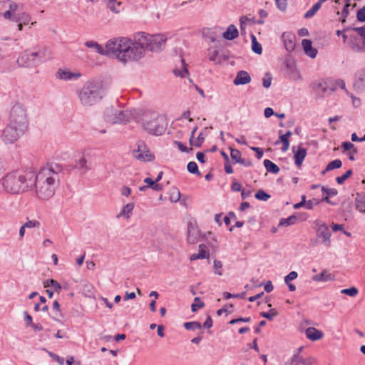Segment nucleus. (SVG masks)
Segmentation results:
<instances>
[{"mask_svg":"<svg viewBox=\"0 0 365 365\" xmlns=\"http://www.w3.org/2000/svg\"><path fill=\"white\" fill-rule=\"evenodd\" d=\"M132 114L128 110H122L110 106L106 108L104 111L105 120L110 123H123L130 120Z\"/></svg>","mask_w":365,"mask_h":365,"instance_id":"obj_8","label":"nucleus"},{"mask_svg":"<svg viewBox=\"0 0 365 365\" xmlns=\"http://www.w3.org/2000/svg\"><path fill=\"white\" fill-rule=\"evenodd\" d=\"M284 365H312V359L304 358L298 354L294 355L291 361L286 363Z\"/></svg>","mask_w":365,"mask_h":365,"instance_id":"obj_20","label":"nucleus"},{"mask_svg":"<svg viewBox=\"0 0 365 365\" xmlns=\"http://www.w3.org/2000/svg\"><path fill=\"white\" fill-rule=\"evenodd\" d=\"M62 168L58 164H48L38 173H34V185L38 197L42 200L50 198L58 187Z\"/></svg>","mask_w":365,"mask_h":365,"instance_id":"obj_2","label":"nucleus"},{"mask_svg":"<svg viewBox=\"0 0 365 365\" xmlns=\"http://www.w3.org/2000/svg\"><path fill=\"white\" fill-rule=\"evenodd\" d=\"M239 35V31L235 25H230L227 31L223 33L222 36L227 40H233Z\"/></svg>","mask_w":365,"mask_h":365,"instance_id":"obj_25","label":"nucleus"},{"mask_svg":"<svg viewBox=\"0 0 365 365\" xmlns=\"http://www.w3.org/2000/svg\"><path fill=\"white\" fill-rule=\"evenodd\" d=\"M272 76L269 73H267L262 80L263 86L266 88H269L272 83Z\"/></svg>","mask_w":365,"mask_h":365,"instance_id":"obj_53","label":"nucleus"},{"mask_svg":"<svg viewBox=\"0 0 365 365\" xmlns=\"http://www.w3.org/2000/svg\"><path fill=\"white\" fill-rule=\"evenodd\" d=\"M145 145L143 142L138 143V150L133 151L135 158L139 160L151 161L154 160V155L149 150L145 151Z\"/></svg>","mask_w":365,"mask_h":365,"instance_id":"obj_12","label":"nucleus"},{"mask_svg":"<svg viewBox=\"0 0 365 365\" xmlns=\"http://www.w3.org/2000/svg\"><path fill=\"white\" fill-rule=\"evenodd\" d=\"M116 3L118 7H120L121 6V2L118 1L117 2L116 0H108V7L113 12L118 14L120 10L118 8H117L115 6V4Z\"/></svg>","mask_w":365,"mask_h":365,"instance_id":"obj_47","label":"nucleus"},{"mask_svg":"<svg viewBox=\"0 0 365 365\" xmlns=\"http://www.w3.org/2000/svg\"><path fill=\"white\" fill-rule=\"evenodd\" d=\"M230 156L234 163H238L242 158L240 151L235 148H230Z\"/></svg>","mask_w":365,"mask_h":365,"instance_id":"obj_42","label":"nucleus"},{"mask_svg":"<svg viewBox=\"0 0 365 365\" xmlns=\"http://www.w3.org/2000/svg\"><path fill=\"white\" fill-rule=\"evenodd\" d=\"M252 150L256 153V157L257 159H261L264 155V151L262 148L258 147H251Z\"/></svg>","mask_w":365,"mask_h":365,"instance_id":"obj_62","label":"nucleus"},{"mask_svg":"<svg viewBox=\"0 0 365 365\" xmlns=\"http://www.w3.org/2000/svg\"><path fill=\"white\" fill-rule=\"evenodd\" d=\"M31 21V16L29 14L25 12H20L16 15V16L14 17L12 21L14 22H21L24 25L29 24Z\"/></svg>","mask_w":365,"mask_h":365,"instance_id":"obj_29","label":"nucleus"},{"mask_svg":"<svg viewBox=\"0 0 365 365\" xmlns=\"http://www.w3.org/2000/svg\"><path fill=\"white\" fill-rule=\"evenodd\" d=\"M143 128L151 135H161L167 128V123L163 116L155 115L152 118L147 116L143 120Z\"/></svg>","mask_w":365,"mask_h":365,"instance_id":"obj_7","label":"nucleus"},{"mask_svg":"<svg viewBox=\"0 0 365 365\" xmlns=\"http://www.w3.org/2000/svg\"><path fill=\"white\" fill-rule=\"evenodd\" d=\"M124 44H116L110 43V49H123V56H120L121 61L127 63L128 61H135L143 57L145 50L151 52H158L164 49L166 38L163 35L149 36L145 33H138L134 36V41L124 38H123Z\"/></svg>","mask_w":365,"mask_h":365,"instance_id":"obj_1","label":"nucleus"},{"mask_svg":"<svg viewBox=\"0 0 365 365\" xmlns=\"http://www.w3.org/2000/svg\"><path fill=\"white\" fill-rule=\"evenodd\" d=\"M231 190L234 192H239L242 190V185L240 182L235 181L231 185Z\"/></svg>","mask_w":365,"mask_h":365,"instance_id":"obj_63","label":"nucleus"},{"mask_svg":"<svg viewBox=\"0 0 365 365\" xmlns=\"http://www.w3.org/2000/svg\"><path fill=\"white\" fill-rule=\"evenodd\" d=\"M263 164L267 172L273 174H277L279 172V168L271 160L266 159L264 160Z\"/></svg>","mask_w":365,"mask_h":365,"instance_id":"obj_30","label":"nucleus"},{"mask_svg":"<svg viewBox=\"0 0 365 365\" xmlns=\"http://www.w3.org/2000/svg\"><path fill=\"white\" fill-rule=\"evenodd\" d=\"M358 292V289L354 287H351L348 289H344L341 291V294H346L350 297H355Z\"/></svg>","mask_w":365,"mask_h":365,"instance_id":"obj_48","label":"nucleus"},{"mask_svg":"<svg viewBox=\"0 0 365 365\" xmlns=\"http://www.w3.org/2000/svg\"><path fill=\"white\" fill-rule=\"evenodd\" d=\"M337 88H341V89L345 88V83L343 80L336 81L334 85L331 86L330 92H334Z\"/></svg>","mask_w":365,"mask_h":365,"instance_id":"obj_50","label":"nucleus"},{"mask_svg":"<svg viewBox=\"0 0 365 365\" xmlns=\"http://www.w3.org/2000/svg\"><path fill=\"white\" fill-rule=\"evenodd\" d=\"M181 152L189 153L192 150V148H188L185 145L180 141H175Z\"/></svg>","mask_w":365,"mask_h":365,"instance_id":"obj_58","label":"nucleus"},{"mask_svg":"<svg viewBox=\"0 0 365 365\" xmlns=\"http://www.w3.org/2000/svg\"><path fill=\"white\" fill-rule=\"evenodd\" d=\"M316 225L318 227L317 229V236L318 238L322 239V243L327 246L329 247L331 245L330 237L331 233L325 223H321L320 222L317 221Z\"/></svg>","mask_w":365,"mask_h":365,"instance_id":"obj_11","label":"nucleus"},{"mask_svg":"<svg viewBox=\"0 0 365 365\" xmlns=\"http://www.w3.org/2000/svg\"><path fill=\"white\" fill-rule=\"evenodd\" d=\"M297 276L298 274L297 272L292 271L284 277V282L288 284V282H290V281L295 279Z\"/></svg>","mask_w":365,"mask_h":365,"instance_id":"obj_56","label":"nucleus"},{"mask_svg":"<svg viewBox=\"0 0 365 365\" xmlns=\"http://www.w3.org/2000/svg\"><path fill=\"white\" fill-rule=\"evenodd\" d=\"M43 286H44V287H52L54 288L55 291L58 293L60 292V291L61 290V288H62L60 283H58L56 280L53 279H49L46 280L43 282Z\"/></svg>","mask_w":365,"mask_h":365,"instance_id":"obj_33","label":"nucleus"},{"mask_svg":"<svg viewBox=\"0 0 365 365\" xmlns=\"http://www.w3.org/2000/svg\"><path fill=\"white\" fill-rule=\"evenodd\" d=\"M320 203V200L316 198H313L309 200L306 203V208L307 210H312L314 205H318Z\"/></svg>","mask_w":365,"mask_h":365,"instance_id":"obj_55","label":"nucleus"},{"mask_svg":"<svg viewBox=\"0 0 365 365\" xmlns=\"http://www.w3.org/2000/svg\"><path fill=\"white\" fill-rule=\"evenodd\" d=\"M255 197L256 199L262 201H267L271 197L270 195L267 193L263 190H257L255 195Z\"/></svg>","mask_w":365,"mask_h":365,"instance_id":"obj_44","label":"nucleus"},{"mask_svg":"<svg viewBox=\"0 0 365 365\" xmlns=\"http://www.w3.org/2000/svg\"><path fill=\"white\" fill-rule=\"evenodd\" d=\"M314 88L316 89H319L322 91L323 93H331L330 92L331 86H329L326 82H318L314 84Z\"/></svg>","mask_w":365,"mask_h":365,"instance_id":"obj_37","label":"nucleus"},{"mask_svg":"<svg viewBox=\"0 0 365 365\" xmlns=\"http://www.w3.org/2000/svg\"><path fill=\"white\" fill-rule=\"evenodd\" d=\"M346 30H349L350 31L356 32V35L360 36L362 40H364L365 43V26L361 27H354V28H346Z\"/></svg>","mask_w":365,"mask_h":365,"instance_id":"obj_40","label":"nucleus"},{"mask_svg":"<svg viewBox=\"0 0 365 365\" xmlns=\"http://www.w3.org/2000/svg\"><path fill=\"white\" fill-rule=\"evenodd\" d=\"M6 4L8 5L9 10L6 11L3 14V16L6 19L13 21L14 17L16 16V15L20 13V11H19V6L16 3L13 2L11 1H7Z\"/></svg>","mask_w":365,"mask_h":365,"instance_id":"obj_15","label":"nucleus"},{"mask_svg":"<svg viewBox=\"0 0 365 365\" xmlns=\"http://www.w3.org/2000/svg\"><path fill=\"white\" fill-rule=\"evenodd\" d=\"M215 273L221 276L222 274V263L220 260L214 261Z\"/></svg>","mask_w":365,"mask_h":365,"instance_id":"obj_51","label":"nucleus"},{"mask_svg":"<svg viewBox=\"0 0 365 365\" xmlns=\"http://www.w3.org/2000/svg\"><path fill=\"white\" fill-rule=\"evenodd\" d=\"M282 38L286 50L288 52L292 51L295 48V36L291 33H283Z\"/></svg>","mask_w":365,"mask_h":365,"instance_id":"obj_16","label":"nucleus"},{"mask_svg":"<svg viewBox=\"0 0 365 365\" xmlns=\"http://www.w3.org/2000/svg\"><path fill=\"white\" fill-rule=\"evenodd\" d=\"M354 86L358 89H365V67L356 72Z\"/></svg>","mask_w":365,"mask_h":365,"instance_id":"obj_18","label":"nucleus"},{"mask_svg":"<svg viewBox=\"0 0 365 365\" xmlns=\"http://www.w3.org/2000/svg\"><path fill=\"white\" fill-rule=\"evenodd\" d=\"M180 197V192L178 189H175V191L170 195V199L172 202H178Z\"/></svg>","mask_w":365,"mask_h":365,"instance_id":"obj_59","label":"nucleus"},{"mask_svg":"<svg viewBox=\"0 0 365 365\" xmlns=\"http://www.w3.org/2000/svg\"><path fill=\"white\" fill-rule=\"evenodd\" d=\"M312 280L314 282H328L334 279L333 275L329 273L327 270L324 269L321 273L318 274H315L312 277Z\"/></svg>","mask_w":365,"mask_h":365,"instance_id":"obj_23","label":"nucleus"},{"mask_svg":"<svg viewBox=\"0 0 365 365\" xmlns=\"http://www.w3.org/2000/svg\"><path fill=\"white\" fill-rule=\"evenodd\" d=\"M82 105L91 106L98 103L103 97V86L100 83L87 82L78 93Z\"/></svg>","mask_w":365,"mask_h":365,"instance_id":"obj_4","label":"nucleus"},{"mask_svg":"<svg viewBox=\"0 0 365 365\" xmlns=\"http://www.w3.org/2000/svg\"><path fill=\"white\" fill-rule=\"evenodd\" d=\"M252 40V50L257 54H261L262 53V45L257 41V38L254 34H251Z\"/></svg>","mask_w":365,"mask_h":365,"instance_id":"obj_32","label":"nucleus"},{"mask_svg":"<svg viewBox=\"0 0 365 365\" xmlns=\"http://www.w3.org/2000/svg\"><path fill=\"white\" fill-rule=\"evenodd\" d=\"M123 38H113L109 40L106 45V49H104L98 42L94 41H88L85 43V45L88 48H93L96 53L101 54V55H113L115 56L119 61H121L120 56H123V49L121 48H114L110 49L109 48V43L113 42L115 43L116 44H121L120 46L124 44V41H123Z\"/></svg>","mask_w":365,"mask_h":365,"instance_id":"obj_6","label":"nucleus"},{"mask_svg":"<svg viewBox=\"0 0 365 365\" xmlns=\"http://www.w3.org/2000/svg\"><path fill=\"white\" fill-rule=\"evenodd\" d=\"M322 191L327 194L328 197H334L338 194V191L335 188H327L324 186L322 187Z\"/></svg>","mask_w":365,"mask_h":365,"instance_id":"obj_49","label":"nucleus"},{"mask_svg":"<svg viewBox=\"0 0 365 365\" xmlns=\"http://www.w3.org/2000/svg\"><path fill=\"white\" fill-rule=\"evenodd\" d=\"M9 123L17 126L26 131L29 120L26 110L21 103H16L11 108Z\"/></svg>","mask_w":365,"mask_h":365,"instance_id":"obj_5","label":"nucleus"},{"mask_svg":"<svg viewBox=\"0 0 365 365\" xmlns=\"http://www.w3.org/2000/svg\"><path fill=\"white\" fill-rule=\"evenodd\" d=\"M277 7L282 11H285L287 8V0H274Z\"/></svg>","mask_w":365,"mask_h":365,"instance_id":"obj_54","label":"nucleus"},{"mask_svg":"<svg viewBox=\"0 0 365 365\" xmlns=\"http://www.w3.org/2000/svg\"><path fill=\"white\" fill-rule=\"evenodd\" d=\"M278 314L279 313L275 309H271L268 312H262L259 313L261 317L266 318L269 321H272Z\"/></svg>","mask_w":365,"mask_h":365,"instance_id":"obj_38","label":"nucleus"},{"mask_svg":"<svg viewBox=\"0 0 365 365\" xmlns=\"http://www.w3.org/2000/svg\"><path fill=\"white\" fill-rule=\"evenodd\" d=\"M353 172L352 170H348L344 174L341 176H338L336 178V181L338 184L341 185L349 177L351 176Z\"/></svg>","mask_w":365,"mask_h":365,"instance_id":"obj_46","label":"nucleus"},{"mask_svg":"<svg viewBox=\"0 0 365 365\" xmlns=\"http://www.w3.org/2000/svg\"><path fill=\"white\" fill-rule=\"evenodd\" d=\"M251 321L250 317H240L237 319H233L230 322V324H235L238 322H250Z\"/></svg>","mask_w":365,"mask_h":365,"instance_id":"obj_60","label":"nucleus"},{"mask_svg":"<svg viewBox=\"0 0 365 365\" xmlns=\"http://www.w3.org/2000/svg\"><path fill=\"white\" fill-rule=\"evenodd\" d=\"M4 190L11 194H18L32 188L34 185V173L16 170L8 173L1 179Z\"/></svg>","mask_w":365,"mask_h":365,"instance_id":"obj_3","label":"nucleus"},{"mask_svg":"<svg viewBox=\"0 0 365 365\" xmlns=\"http://www.w3.org/2000/svg\"><path fill=\"white\" fill-rule=\"evenodd\" d=\"M205 307V303L200 299V297H196L194 299V302L191 305V310L193 312H197V309Z\"/></svg>","mask_w":365,"mask_h":365,"instance_id":"obj_43","label":"nucleus"},{"mask_svg":"<svg viewBox=\"0 0 365 365\" xmlns=\"http://www.w3.org/2000/svg\"><path fill=\"white\" fill-rule=\"evenodd\" d=\"M206 245L201 244L198 247V253L192 254L190 256V260L194 261L198 259H205L209 257V252L206 250Z\"/></svg>","mask_w":365,"mask_h":365,"instance_id":"obj_24","label":"nucleus"},{"mask_svg":"<svg viewBox=\"0 0 365 365\" xmlns=\"http://www.w3.org/2000/svg\"><path fill=\"white\" fill-rule=\"evenodd\" d=\"M134 206L135 205L133 202L126 204L123 207L122 210L118 217L123 216L127 219L130 218L134 209Z\"/></svg>","mask_w":365,"mask_h":365,"instance_id":"obj_28","label":"nucleus"},{"mask_svg":"<svg viewBox=\"0 0 365 365\" xmlns=\"http://www.w3.org/2000/svg\"><path fill=\"white\" fill-rule=\"evenodd\" d=\"M279 140L282 143V150L286 152L289 148V140L279 134Z\"/></svg>","mask_w":365,"mask_h":365,"instance_id":"obj_52","label":"nucleus"},{"mask_svg":"<svg viewBox=\"0 0 365 365\" xmlns=\"http://www.w3.org/2000/svg\"><path fill=\"white\" fill-rule=\"evenodd\" d=\"M238 163L242 165L245 167L252 166V162L251 160H249V159L241 158V160H240V162Z\"/></svg>","mask_w":365,"mask_h":365,"instance_id":"obj_64","label":"nucleus"},{"mask_svg":"<svg viewBox=\"0 0 365 365\" xmlns=\"http://www.w3.org/2000/svg\"><path fill=\"white\" fill-rule=\"evenodd\" d=\"M355 205L356 210L361 213H365V196L363 193H356Z\"/></svg>","mask_w":365,"mask_h":365,"instance_id":"obj_26","label":"nucleus"},{"mask_svg":"<svg viewBox=\"0 0 365 365\" xmlns=\"http://www.w3.org/2000/svg\"><path fill=\"white\" fill-rule=\"evenodd\" d=\"M251 81V77L250 74L245 71H240L237 72L233 83L235 86L245 85Z\"/></svg>","mask_w":365,"mask_h":365,"instance_id":"obj_17","label":"nucleus"},{"mask_svg":"<svg viewBox=\"0 0 365 365\" xmlns=\"http://www.w3.org/2000/svg\"><path fill=\"white\" fill-rule=\"evenodd\" d=\"M356 17L360 22L365 21V6L357 11Z\"/></svg>","mask_w":365,"mask_h":365,"instance_id":"obj_57","label":"nucleus"},{"mask_svg":"<svg viewBox=\"0 0 365 365\" xmlns=\"http://www.w3.org/2000/svg\"><path fill=\"white\" fill-rule=\"evenodd\" d=\"M184 327L187 330H195L201 329L202 325L198 322H189L184 324Z\"/></svg>","mask_w":365,"mask_h":365,"instance_id":"obj_45","label":"nucleus"},{"mask_svg":"<svg viewBox=\"0 0 365 365\" xmlns=\"http://www.w3.org/2000/svg\"><path fill=\"white\" fill-rule=\"evenodd\" d=\"M180 62H181L182 69V70H180L178 68L174 69L173 73H175V75L176 76L184 77L185 74L188 73V70L187 68V65L183 58H180Z\"/></svg>","mask_w":365,"mask_h":365,"instance_id":"obj_36","label":"nucleus"},{"mask_svg":"<svg viewBox=\"0 0 365 365\" xmlns=\"http://www.w3.org/2000/svg\"><path fill=\"white\" fill-rule=\"evenodd\" d=\"M349 45L355 52H363L364 48V41L360 43L359 37L354 33L349 34Z\"/></svg>","mask_w":365,"mask_h":365,"instance_id":"obj_14","label":"nucleus"},{"mask_svg":"<svg viewBox=\"0 0 365 365\" xmlns=\"http://www.w3.org/2000/svg\"><path fill=\"white\" fill-rule=\"evenodd\" d=\"M295 147L292 148V152L294 153V163L297 166L299 167L307 155V150L301 147H299L297 151H295Z\"/></svg>","mask_w":365,"mask_h":365,"instance_id":"obj_19","label":"nucleus"},{"mask_svg":"<svg viewBox=\"0 0 365 365\" xmlns=\"http://www.w3.org/2000/svg\"><path fill=\"white\" fill-rule=\"evenodd\" d=\"M341 147L343 149L344 152L352 150L353 153H358L357 148H355L354 145L349 141L343 142L341 145Z\"/></svg>","mask_w":365,"mask_h":365,"instance_id":"obj_41","label":"nucleus"},{"mask_svg":"<svg viewBox=\"0 0 365 365\" xmlns=\"http://www.w3.org/2000/svg\"><path fill=\"white\" fill-rule=\"evenodd\" d=\"M341 165H342V162L341 160H339V159L334 160L327 164L325 170H323L322 173L325 174L327 172H329L330 170L340 168L341 167Z\"/></svg>","mask_w":365,"mask_h":365,"instance_id":"obj_31","label":"nucleus"},{"mask_svg":"<svg viewBox=\"0 0 365 365\" xmlns=\"http://www.w3.org/2000/svg\"><path fill=\"white\" fill-rule=\"evenodd\" d=\"M23 129L10 123L4 128L1 135V140L6 145L12 144L25 133Z\"/></svg>","mask_w":365,"mask_h":365,"instance_id":"obj_10","label":"nucleus"},{"mask_svg":"<svg viewBox=\"0 0 365 365\" xmlns=\"http://www.w3.org/2000/svg\"><path fill=\"white\" fill-rule=\"evenodd\" d=\"M75 168L81 170L83 173H86L91 169L89 165L88 164L86 155H83L78 161H76Z\"/></svg>","mask_w":365,"mask_h":365,"instance_id":"obj_27","label":"nucleus"},{"mask_svg":"<svg viewBox=\"0 0 365 365\" xmlns=\"http://www.w3.org/2000/svg\"><path fill=\"white\" fill-rule=\"evenodd\" d=\"M204 140H205V138H204V136L202 135V133H200L198 136H197V140H195L194 146H195L197 148L201 147L202 143L204 142Z\"/></svg>","mask_w":365,"mask_h":365,"instance_id":"obj_61","label":"nucleus"},{"mask_svg":"<svg viewBox=\"0 0 365 365\" xmlns=\"http://www.w3.org/2000/svg\"><path fill=\"white\" fill-rule=\"evenodd\" d=\"M321 7L322 5H320V3L317 2L313 5V6L309 10H308L304 14V17L305 19H310L313 17L317 14V12L321 9Z\"/></svg>","mask_w":365,"mask_h":365,"instance_id":"obj_34","label":"nucleus"},{"mask_svg":"<svg viewBox=\"0 0 365 365\" xmlns=\"http://www.w3.org/2000/svg\"><path fill=\"white\" fill-rule=\"evenodd\" d=\"M312 44V41L309 39H303L302 41V45L305 54L310 58H314L317 54V50L313 48Z\"/></svg>","mask_w":365,"mask_h":365,"instance_id":"obj_21","label":"nucleus"},{"mask_svg":"<svg viewBox=\"0 0 365 365\" xmlns=\"http://www.w3.org/2000/svg\"><path fill=\"white\" fill-rule=\"evenodd\" d=\"M305 334L306 336L312 341H317L321 339L324 336V334L322 331L314 327H308L305 330Z\"/></svg>","mask_w":365,"mask_h":365,"instance_id":"obj_22","label":"nucleus"},{"mask_svg":"<svg viewBox=\"0 0 365 365\" xmlns=\"http://www.w3.org/2000/svg\"><path fill=\"white\" fill-rule=\"evenodd\" d=\"M297 220V217L295 215H291L287 218H282L279 220V227H287L292 225L295 224Z\"/></svg>","mask_w":365,"mask_h":365,"instance_id":"obj_35","label":"nucleus"},{"mask_svg":"<svg viewBox=\"0 0 365 365\" xmlns=\"http://www.w3.org/2000/svg\"><path fill=\"white\" fill-rule=\"evenodd\" d=\"M81 76V74L78 72H71L68 69L63 68H59L56 73V76L57 78L63 81L76 80Z\"/></svg>","mask_w":365,"mask_h":365,"instance_id":"obj_13","label":"nucleus"},{"mask_svg":"<svg viewBox=\"0 0 365 365\" xmlns=\"http://www.w3.org/2000/svg\"><path fill=\"white\" fill-rule=\"evenodd\" d=\"M43 54L41 51L22 53L17 59V63L23 67H34L41 63L43 60Z\"/></svg>","mask_w":365,"mask_h":365,"instance_id":"obj_9","label":"nucleus"},{"mask_svg":"<svg viewBox=\"0 0 365 365\" xmlns=\"http://www.w3.org/2000/svg\"><path fill=\"white\" fill-rule=\"evenodd\" d=\"M187 171L191 174H195L198 176L201 175L200 172L199 171L198 166L197 163L194 161L189 162L187 165Z\"/></svg>","mask_w":365,"mask_h":365,"instance_id":"obj_39","label":"nucleus"}]
</instances>
